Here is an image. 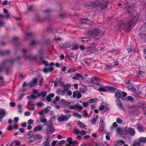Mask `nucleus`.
Returning <instances> with one entry per match:
<instances>
[{"mask_svg": "<svg viewBox=\"0 0 146 146\" xmlns=\"http://www.w3.org/2000/svg\"><path fill=\"white\" fill-rule=\"evenodd\" d=\"M20 60V58L18 56L14 59L11 60H6L3 61L0 65V72H1L3 70L4 66L6 64L9 62L11 65H12L14 62H19Z\"/></svg>", "mask_w": 146, "mask_h": 146, "instance_id": "3", "label": "nucleus"}, {"mask_svg": "<svg viewBox=\"0 0 146 146\" xmlns=\"http://www.w3.org/2000/svg\"><path fill=\"white\" fill-rule=\"evenodd\" d=\"M84 76L86 77L85 78H84V77L83 76V81H84L85 82H88V79L87 77L88 76V75L87 74H83Z\"/></svg>", "mask_w": 146, "mask_h": 146, "instance_id": "34", "label": "nucleus"}, {"mask_svg": "<svg viewBox=\"0 0 146 146\" xmlns=\"http://www.w3.org/2000/svg\"><path fill=\"white\" fill-rule=\"evenodd\" d=\"M63 46L65 48H67L69 47L70 46V45L69 42H67L64 43L63 44Z\"/></svg>", "mask_w": 146, "mask_h": 146, "instance_id": "44", "label": "nucleus"}, {"mask_svg": "<svg viewBox=\"0 0 146 146\" xmlns=\"http://www.w3.org/2000/svg\"><path fill=\"white\" fill-rule=\"evenodd\" d=\"M56 92L58 94L63 96L65 94L66 92L64 90H56Z\"/></svg>", "mask_w": 146, "mask_h": 146, "instance_id": "22", "label": "nucleus"}, {"mask_svg": "<svg viewBox=\"0 0 146 146\" xmlns=\"http://www.w3.org/2000/svg\"><path fill=\"white\" fill-rule=\"evenodd\" d=\"M100 81V78L97 77H93L91 78L90 80L91 83L93 84H96L99 85L100 84L98 83Z\"/></svg>", "mask_w": 146, "mask_h": 146, "instance_id": "10", "label": "nucleus"}, {"mask_svg": "<svg viewBox=\"0 0 146 146\" xmlns=\"http://www.w3.org/2000/svg\"><path fill=\"white\" fill-rule=\"evenodd\" d=\"M77 96V99L80 98L82 96V95L80 92L78 90L73 92V97L75 98Z\"/></svg>", "mask_w": 146, "mask_h": 146, "instance_id": "15", "label": "nucleus"}, {"mask_svg": "<svg viewBox=\"0 0 146 146\" xmlns=\"http://www.w3.org/2000/svg\"><path fill=\"white\" fill-rule=\"evenodd\" d=\"M133 100V98L131 96H128L126 99L127 101H132Z\"/></svg>", "mask_w": 146, "mask_h": 146, "instance_id": "57", "label": "nucleus"}, {"mask_svg": "<svg viewBox=\"0 0 146 146\" xmlns=\"http://www.w3.org/2000/svg\"><path fill=\"white\" fill-rule=\"evenodd\" d=\"M127 87L128 89L132 91H134L135 90V88L133 85H129Z\"/></svg>", "mask_w": 146, "mask_h": 146, "instance_id": "42", "label": "nucleus"}, {"mask_svg": "<svg viewBox=\"0 0 146 146\" xmlns=\"http://www.w3.org/2000/svg\"><path fill=\"white\" fill-rule=\"evenodd\" d=\"M98 100L97 98H92L89 101V102L90 103H92Z\"/></svg>", "mask_w": 146, "mask_h": 146, "instance_id": "47", "label": "nucleus"}, {"mask_svg": "<svg viewBox=\"0 0 146 146\" xmlns=\"http://www.w3.org/2000/svg\"><path fill=\"white\" fill-rule=\"evenodd\" d=\"M116 102L117 105L119 107V108L120 109L122 108V105L121 102L119 100H116Z\"/></svg>", "mask_w": 146, "mask_h": 146, "instance_id": "32", "label": "nucleus"}, {"mask_svg": "<svg viewBox=\"0 0 146 146\" xmlns=\"http://www.w3.org/2000/svg\"><path fill=\"white\" fill-rule=\"evenodd\" d=\"M68 108L72 110L78 109L80 110H82V106H80L78 103L74 105L70 106Z\"/></svg>", "mask_w": 146, "mask_h": 146, "instance_id": "13", "label": "nucleus"}, {"mask_svg": "<svg viewBox=\"0 0 146 146\" xmlns=\"http://www.w3.org/2000/svg\"><path fill=\"white\" fill-rule=\"evenodd\" d=\"M33 133V132L32 131H29L27 134V135L28 136V138H30L31 137V136L32 134Z\"/></svg>", "mask_w": 146, "mask_h": 146, "instance_id": "51", "label": "nucleus"}, {"mask_svg": "<svg viewBox=\"0 0 146 146\" xmlns=\"http://www.w3.org/2000/svg\"><path fill=\"white\" fill-rule=\"evenodd\" d=\"M98 115H97L91 121L93 125L96 122V121H97V120L98 119Z\"/></svg>", "mask_w": 146, "mask_h": 146, "instance_id": "39", "label": "nucleus"}, {"mask_svg": "<svg viewBox=\"0 0 146 146\" xmlns=\"http://www.w3.org/2000/svg\"><path fill=\"white\" fill-rule=\"evenodd\" d=\"M138 129L139 131H144V128L143 127L142 125H139L138 126Z\"/></svg>", "mask_w": 146, "mask_h": 146, "instance_id": "38", "label": "nucleus"}, {"mask_svg": "<svg viewBox=\"0 0 146 146\" xmlns=\"http://www.w3.org/2000/svg\"><path fill=\"white\" fill-rule=\"evenodd\" d=\"M42 129L40 125H38L36 127H35L34 129V131L36 132Z\"/></svg>", "mask_w": 146, "mask_h": 146, "instance_id": "40", "label": "nucleus"}, {"mask_svg": "<svg viewBox=\"0 0 146 146\" xmlns=\"http://www.w3.org/2000/svg\"><path fill=\"white\" fill-rule=\"evenodd\" d=\"M79 48V46L77 44H74L73 45L72 49L73 50H77Z\"/></svg>", "mask_w": 146, "mask_h": 146, "instance_id": "48", "label": "nucleus"}, {"mask_svg": "<svg viewBox=\"0 0 146 146\" xmlns=\"http://www.w3.org/2000/svg\"><path fill=\"white\" fill-rule=\"evenodd\" d=\"M33 121L32 119H30L28 121V123L29 125H31L33 124Z\"/></svg>", "mask_w": 146, "mask_h": 146, "instance_id": "60", "label": "nucleus"}, {"mask_svg": "<svg viewBox=\"0 0 146 146\" xmlns=\"http://www.w3.org/2000/svg\"><path fill=\"white\" fill-rule=\"evenodd\" d=\"M116 131L117 134H119L120 135H121L123 134L122 129H121L120 128H117L116 130Z\"/></svg>", "mask_w": 146, "mask_h": 146, "instance_id": "24", "label": "nucleus"}, {"mask_svg": "<svg viewBox=\"0 0 146 146\" xmlns=\"http://www.w3.org/2000/svg\"><path fill=\"white\" fill-rule=\"evenodd\" d=\"M109 110V108L108 107V105H104V110L106 111H108Z\"/></svg>", "mask_w": 146, "mask_h": 146, "instance_id": "52", "label": "nucleus"}, {"mask_svg": "<svg viewBox=\"0 0 146 146\" xmlns=\"http://www.w3.org/2000/svg\"><path fill=\"white\" fill-rule=\"evenodd\" d=\"M55 130V128H54V125L52 123H49V125L47 127L46 130L49 131L51 133H52Z\"/></svg>", "mask_w": 146, "mask_h": 146, "instance_id": "12", "label": "nucleus"}, {"mask_svg": "<svg viewBox=\"0 0 146 146\" xmlns=\"http://www.w3.org/2000/svg\"><path fill=\"white\" fill-rule=\"evenodd\" d=\"M74 133L75 134H78L80 133L82 134V131H80L77 128H75L74 130Z\"/></svg>", "mask_w": 146, "mask_h": 146, "instance_id": "35", "label": "nucleus"}, {"mask_svg": "<svg viewBox=\"0 0 146 146\" xmlns=\"http://www.w3.org/2000/svg\"><path fill=\"white\" fill-rule=\"evenodd\" d=\"M89 104L88 102H83V106L84 107H86L88 106Z\"/></svg>", "mask_w": 146, "mask_h": 146, "instance_id": "62", "label": "nucleus"}, {"mask_svg": "<svg viewBox=\"0 0 146 146\" xmlns=\"http://www.w3.org/2000/svg\"><path fill=\"white\" fill-rule=\"evenodd\" d=\"M63 87L65 88L64 90L65 92L68 91L70 87V85L69 84H67L66 85H64Z\"/></svg>", "mask_w": 146, "mask_h": 146, "instance_id": "25", "label": "nucleus"}, {"mask_svg": "<svg viewBox=\"0 0 146 146\" xmlns=\"http://www.w3.org/2000/svg\"><path fill=\"white\" fill-rule=\"evenodd\" d=\"M139 142L142 143H145L146 142V137H141L139 139Z\"/></svg>", "mask_w": 146, "mask_h": 146, "instance_id": "37", "label": "nucleus"}, {"mask_svg": "<svg viewBox=\"0 0 146 146\" xmlns=\"http://www.w3.org/2000/svg\"><path fill=\"white\" fill-rule=\"evenodd\" d=\"M38 79L36 78H33L31 82L28 83L27 85V86H29L30 88H31L37 83Z\"/></svg>", "mask_w": 146, "mask_h": 146, "instance_id": "9", "label": "nucleus"}, {"mask_svg": "<svg viewBox=\"0 0 146 146\" xmlns=\"http://www.w3.org/2000/svg\"><path fill=\"white\" fill-rule=\"evenodd\" d=\"M6 113L4 110L1 109L0 110V118L2 119L5 115Z\"/></svg>", "mask_w": 146, "mask_h": 146, "instance_id": "18", "label": "nucleus"}, {"mask_svg": "<svg viewBox=\"0 0 146 146\" xmlns=\"http://www.w3.org/2000/svg\"><path fill=\"white\" fill-rule=\"evenodd\" d=\"M107 5L108 3L107 2H104L97 0L94 2L90 3L89 5L94 8L99 6L101 9H104L107 8Z\"/></svg>", "mask_w": 146, "mask_h": 146, "instance_id": "2", "label": "nucleus"}, {"mask_svg": "<svg viewBox=\"0 0 146 146\" xmlns=\"http://www.w3.org/2000/svg\"><path fill=\"white\" fill-rule=\"evenodd\" d=\"M83 23L87 24L89 25H91L92 23L90 21L84 19H83Z\"/></svg>", "mask_w": 146, "mask_h": 146, "instance_id": "30", "label": "nucleus"}, {"mask_svg": "<svg viewBox=\"0 0 146 146\" xmlns=\"http://www.w3.org/2000/svg\"><path fill=\"white\" fill-rule=\"evenodd\" d=\"M129 133L131 135H134L135 134V131L134 129L131 128L129 127Z\"/></svg>", "mask_w": 146, "mask_h": 146, "instance_id": "28", "label": "nucleus"}, {"mask_svg": "<svg viewBox=\"0 0 146 146\" xmlns=\"http://www.w3.org/2000/svg\"><path fill=\"white\" fill-rule=\"evenodd\" d=\"M105 120V118L104 117H102L100 119V121L99 124V129L101 131H103L104 130V128L105 125L104 123V121Z\"/></svg>", "mask_w": 146, "mask_h": 146, "instance_id": "11", "label": "nucleus"}, {"mask_svg": "<svg viewBox=\"0 0 146 146\" xmlns=\"http://www.w3.org/2000/svg\"><path fill=\"white\" fill-rule=\"evenodd\" d=\"M61 102L62 104L66 106H68L70 104L69 102L66 101L64 100H61Z\"/></svg>", "mask_w": 146, "mask_h": 146, "instance_id": "43", "label": "nucleus"}, {"mask_svg": "<svg viewBox=\"0 0 146 146\" xmlns=\"http://www.w3.org/2000/svg\"><path fill=\"white\" fill-rule=\"evenodd\" d=\"M68 119V118L66 115H61L60 116L58 117V121L60 122H62L64 121H67Z\"/></svg>", "mask_w": 146, "mask_h": 146, "instance_id": "14", "label": "nucleus"}, {"mask_svg": "<svg viewBox=\"0 0 146 146\" xmlns=\"http://www.w3.org/2000/svg\"><path fill=\"white\" fill-rule=\"evenodd\" d=\"M73 115L74 116L78 118H80L81 117V115L78 114L77 113H74L73 114Z\"/></svg>", "mask_w": 146, "mask_h": 146, "instance_id": "53", "label": "nucleus"}, {"mask_svg": "<svg viewBox=\"0 0 146 146\" xmlns=\"http://www.w3.org/2000/svg\"><path fill=\"white\" fill-rule=\"evenodd\" d=\"M117 122L118 123H122V120L120 118H118L116 119Z\"/></svg>", "mask_w": 146, "mask_h": 146, "instance_id": "61", "label": "nucleus"}, {"mask_svg": "<svg viewBox=\"0 0 146 146\" xmlns=\"http://www.w3.org/2000/svg\"><path fill=\"white\" fill-rule=\"evenodd\" d=\"M42 136L40 135H36L34 136L33 139L35 141H36V139H42Z\"/></svg>", "mask_w": 146, "mask_h": 146, "instance_id": "36", "label": "nucleus"}, {"mask_svg": "<svg viewBox=\"0 0 146 146\" xmlns=\"http://www.w3.org/2000/svg\"><path fill=\"white\" fill-rule=\"evenodd\" d=\"M69 111V110H64V113L66 114L70 118L71 115L70 114Z\"/></svg>", "mask_w": 146, "mask_h": 146, "instance_id": "45", "label": "nucleus"}, {"mask_svg": "<svg viewBox=\"0 0 146 146\" xmlns=\"http://www.w3.org/2000/svg\"><path fill=\"white\" fill-rule=\"evenodd\" d=\"M101 32V30L98 29H94L89 31L88 33L90 35H97L100 34Z\"/></svg>", "mask_w": 146, "mask_h": 146, "instance_id": "6", "label": "nucleus"}, {"mask_svg": "<svg viewBox=\"0 0 146 146\" xmlns=\"http://www.w3.org/2000/svg\"><path fill=\"white\" fill-rule=\"evenodd\" d=\"M122 92L121 91L117 90L115 93V95L116 98L117 99L120 98L123 100H124V99L122 97Z\"/></svg>", "mask_w": 146, "mask_h": 146, "instance_id": "16", "label": "nucleus"}, {"mask_svg": "<svg viewBox=\"0 0 146 146\" xmlns=\"http://www.w3.org/2000/svg\"><path fill=\"white\" fill-rule=\"evenodd\" d=\"M86 125H84V124H83V129H86V131H85L84 130H83V135L85 134L87 132H88L90 131V129H88V130H87V128H86Z\"/></svg>", "mask_w": 146, "mask_h": 146, "instance_id": "29", "label": "nucleus"}, {"mask_svg": "<svg viewBox=\"0 0 146 146\" xmlns=\"http://www.w3.org/2000/svg\"><path fill=\"white\" fill-rule=\"evenodd\" d=\"M76 70V69L73 68L69 69L67 71V73H69L70 72H75Z\"/></svg>", "mask_w": 146, "mask_h": 146, "instance_id": "50", "label": "nucleus"}, {"mask_svg": "<svg viewBox=\"0 0 146 146\" xmlns=\"http://www.w3.org/2000/svg\"><path fill=\"white\" fill-rule=\"evenodd\" d=\"M122 97L124 99V100H125V99L124 98L127 95V93L124 92H123L122 93Z\"/></svg>", "mask_w": 146, "mask_h": 146, "instance_id": "58", "label": "nucleus"}, {"mask_svg": "<svg viewBox=\"0 0 146 146\" xmlns=\"http://www.w3.org/2000/svg\"><path fill=\"white\" fill-rule=\"evenodd\" d=\"M138 19V17L136 16L126 23L123 21H121L118 25V26L121 29L124 28L125 30H127V31L129 32L130 31L131 27L136 24L137 22Z\"/></svg>", "mask_w": 146, "mask_h": 146, "instance_id": "1", "label": "nucleus"}, {"mask_svg": "<svg viewBox=\"0 0 146 146\" xmlns=\"http://www.w3.org/2000/svg\"><path fill=\"white\" fill-rule=\"evenodd\" d=\"M44 78H41L39 80V85L41 86L42 84V82L44 80Z\"/></svg>", "mask_w": 146, "mask_h": 146, "instance_id": "59", "label": "nucleus"}, {"mask_svg": "<svg viewBox=\"0 0 146 146\" xmlns=\"http://www.w3.org/2000/svg\"><path fill=\"white\" fill-rule=\"evenodd\" d=\"M129 127H124L122 128L123 134H125L129 133Z\"/></svg>", "mask_w": 146, "mask_h": 146, "instance_id": "23", "label": "nucleus"}, {"mask_svg": "<svg viewBox=\"0 0 146 146\" xmlns=\"http://www.w3.org/2000/svg\"><path fill=\"white\" fill-rule=\"evenodd\" d=\"M50 141H46L43 143L44 146H50Z\"/></svg>", "mask_w": 146, "mask_h": 146, "instance_id": "49", "label": "nucleus"}, {"mask_svg": "<svg viewBox=\"0 0 146 146\" xmlns=\"http://www.w3.org/2000/svg\"><path fill=\"white\" fill-rule=\"evenodd\" d=\"M128 111L129 113L131 115L137 114L139 113L137 109L134 107L129 108V109Z\"/></svg>", "mask_w": 146, "mask_h": 146, "instance_id": "8", "label": "nucleus"}, {"mask_svg": "<svg viewBox=\"0 0 146 146\" xmlns=\"http://www.w3.org/2000/svg\"><path fill=\"white\" fill-rule=\"evenodd\" d=\"M67 140L70 145H71V144H72V138L70 137H68L67 138Z\"/></svg>", "mask_w": 146, "mask_h": 146, "instance_id": "56", "label": "nucleus"}, {"mask_svg": "<svg viewBox=\"0 0 146 146\" xmlns=\"http://www.w3.org/2000/svg\"><path fill=\"white\" fill-rule=\"evenodd\" d=\"M83 116L84 117H88L90 116L89 115L86 111H84L83 112Z\"/></svg>", "mask_w": 146, "mask_h": 146, "instance_id": "31", "label": "nucleus"}, {"mask_svg": "<svg viewBox=\"0 0 146 146\" xmlns=\"http://www.w3.org/2000/svg\"><path fill=\"white\" fill-rule=\"evenodd\" d=\"M77 124L78 126L80 127H82V122L80 121H78L77 122Z\"/></svg>", "mask_w": 146, "mask_h": 146, "instance_id": "63", "label": "nucleus"}, {"mask_svg": "<svg viewBox=\"0 0 146 146\" xmlns=\"http://www.w3.org/2000/svg\"><path fill=\"white\" fill-rule=\"evenodd\" d=\"M10 68L8 67H6L5 69V72L7 74H9L11 72Z\"/></svg>", "mask_w": 146, "mask_h": 146, "instance_id": "46", "label": "nucleus"}, {"mask_svg": "<svg viewBox=\"0 0 146 146\" xmlns=\"http://www.w3.org/2000/svg\"><path fill=\"white\" fill-rule=\"evenodd\" d=\"M10 51L9 50H5L4 51L0 50V54L1 56L3 55H9L10 54Z\"/></svg>", "mask_w": 146, "mask_h": 146, "instance_id": "17", "label": "nucleus"}, {"mask_svg": "<svg viewBox=\"0 0 146 146\" xmlns=\"http://www.w3.org/2000/svg\"><path fill=\"white\" fill-rule=\"evenodd\" d=\"M53 68L52 67H50L48 68H44L42 70L44 73H47L48 72H51L53 70Z\"/></svg>", "mask_w": 146, "mask_h": 146, "instance_id": "20", "label": "nucleus"}, {"mask_svg": "<svg viewBox=\"0 0 146 146\" xmlns=\"http://www.w3.org/2000/svg\"><path fill=\"white\" fill-rule=\"evenodd\" d=\"M22 51L23 53L24 56V57L25 59L28 60H33L36 59V57L35 56H33L31 55L30 56H25V55H26L27 54V51L25 49H23L22 50Z\"/></svg>", "mask_w": 146, "mask_h": 146, "instance_id": "5", "label": "nucleus"}, {"mask_svg": "<svg viewBox=\"0 0 146 146\" xmlns=\"http://www.w3.org/2000/svg\"><path fill=\"white\" fill-rule=\"evenodd\" d=\"M46 94V92L45 91H44L40 93L37 94V97L42 96L43 97H45Z\"/></svg>", "mask_w": 146, "mask_h": 146, "instance_id": "21", "label": "nucleus"}, {"mask_svg": "<svg viewBox=\"0 0 146 146\" xmlns=\"http://www.w3.org/2000/svg\"><path fill=\"white\" fill-rule=\"evenodd\" d=\"M51 10L49 9H47L44 11V12L46 14H49L51 12Z\"/></svg>", "mask_w": 146, "mask_h": 146, "instance_id": "54", "label": "nucleus"}, {"mask_svg": "<svg viewBox=\"0 0 146 146\" xmlns=\"http://www.w3.org/2000/svg\"><path fill=\"white\" fill-rule=\"evenodd\" d=\"M80 77L82 78V75L79 73H78L72 78V79L74 80H78Z\"/></svg>", "mask_w": 146, "mask_h": 146, "instance_id": "27", "label": "nucleus"}, {"mask_svg": "<svg viewBox=\"0 0 146 146\" xmlns=\"http://www.w3.org/2000/svg\"><path fill=\"white\" fill-rule=\"evenodd\" d=\"M22 105L21 104H19L17 106V111L18 113H21L22 112Z\"/></svg>", "mask_w": 146, "mask_h": 146, "instance_id": "26", "label": "nucleus"}, {"mask_svg": "<svg viewBox=\"0 0 146 146\" xmlns=\"http://www.w3.org/2000/svg\"><path fill=\"white\" fill-rule=\"evenodd\" d=\"M38 53L40 55V60L41 61V62L44 64L45 66H48V62L44 60H43L44 58L43 57V54H44V53L42 49L40 50Z\"/></svg>", "mask_w": 146, "mask_h": 146, "instance_id": "7", "label": "nucleus"}, {"mask_svg": "<svg viewBox=\"0 0 146 146\" xmlns=\"http://www.w3.org/2000/svg\"><path fill=\"white\" fill-rule=\"evenodd\" d=\"M37 20L39 21H49V18H44L43 19H42L40 18V17L39 18H37Z\"/></svg>", "mask_w": 146, "mask_h": 146, "instance_id": "33", "label": "nucleus"}, {"mask_svg": "<svg viewBox=\"0 0 146 146\" xmlns=\"http://www.w3.org/2000/svg\"><path fill=\"white\" fill-rule=\"evenodd\" d=\"M117 90L116 87H111L109 86L100 87L99 88L100 91L103 92L111 91L114 92Z\"/></svg>", "mask_w": 146, "mask_h": 146, "instance_id": "4", "label": "nucleus"}, {"mask_svg": "<svg viewBox=\"0 0 146 146\" xmlns=\"http://www.w3.org/2000/svg\"><path fill=\"white\" fill-rule=\"evenodd\" d=\"M46 100L48 102H50L51 101V98L48 95L46 97Z\"/></svg>", "mask_w": 146, "mask_h": 146, "instance_id": "64", "label": "nucleus"}, {"mask_svg": "<svg viewBox=\"0 0 146 146\" xmlns=\"http://www.w3.org/2000/svg\"><path fill=\"white\" fill-rule=\"evenodd\" d=\"M35 104H33L31 106H27V107L29 110H33L35 109Z\"/></svg>", "mask_w": 146, "mask_h": 146, "instance_id": "41", "label": "nucleus"}, {"mask_svg": "<svg viewBox=\"0 0 146 146\" xmlns=\"http://www.w3.org/2000/svg\"><path fill=\"white\" fill-rule=\"evenodd\" d=\"M134 7V5L132 4H131L128 7L127 10L128 11V13H130L133 11Z\"/></svg>", "mask_w": 146, "mask_h": 146, "instance_id": "19", "label": "nucleus"}, {"mask_svg": "<svg viewBox=\"0 0 146 146\" xmlns=\"http://www.w3.org/2000/svg\"><path fill=\"white\" fill-rule=\"evenodd\" d=\"M26 35L30 37H33L34 36L33 34L31 33H26Z\"/></svg>", "mask_w": 146, "mask_h": 146, "instance_id": "55", "label": "nucleus"}]
</instances>
